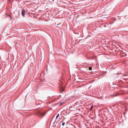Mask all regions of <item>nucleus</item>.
<instances>
[{"label": "nucleus", "mask_w": 128, "mask_h": 128, "mask_svg": "<svg viewBox=\"0 0 128 128\" xmlns=\"http://www.w3.org/2000/svg\"><path fill=\"white\" fill-rule=\"evenodd\" d=\"M36 114L39 117L42 118L46 114V113L44 112H36Z\"/></svg>", "instance_id": "nucleus-1"}, {"label": "nucleus", "mask_w": 128, "mask_h": 128, "mask_svg": "<svg viewBox=\"0 0 128 128\" xmlns=\"http://www.w3.org/2000/svg\"><path fill=\"white\" fill-rule=\"evenodd\" d=\"M25 12V11L24 9H23L22 12V14L23 16H24Z\"/></svg>", "instance_id": "nucleus-2"}, {"label": "nucleus", "mask_w": 128, "mask_h": 128, "mask_svg": "<svg viewBox=\"0 0 128 128\" xmlns=\"http://www.w3.org/2000/svg\"><path fill=\"white\" fill-rule=\"evenodd\" d=\"M125 84L126 85V88H128V82H126L125 83Z\"/></svg>", "instance_id": "nucleus-3"}, {"label": "nucleus", "mask_w": 128, "mask_h": 128, "mask_svg": "<svg viewBox=\"0 0 128 128\" xmlns=\"http://www.w3.org/2000/svg\"><path fill=\"white\" fill-rule=\"evenodd\" d=\"M60 84L61 85H62V84L63 82H62V81L61 80H60Z\"/></svg>", "instance_id": "nucleus-4"}, {"label": "nucleus", "mask_w": 128, "mask_h": 128, "mask_svg": "<svg viewBox=\"0 0 128 128\" xmlns=\"http://www.w3.org/2000/svg\"><path fill=\"white\" fill-rule=\"evenodd\" d=\"M59 116V114H58L57 116H56V119H57L58 117Z\"/></svg>", "instance_id": "nucleus-5"}, {"label": "nucleus", "mask_w": 128, "mask_h": 128, "mask_svg": "<svg viewBox=\"0 0 128 128\" xmlns=\"http://www.w3.org/2000/svg\"><path fill=\"white\" fill-rule=\"evenodd\" d=\"M89 70H92V67H90L89 68Z\"/></svg>", "instance_id": "nucleus-6"}, {"label": "nucleus", "mask_w": 128, "mask_h": 128, "mask_svg": "<svg viewBox=\"0 0 128 128\" xmlns=\"http://www.w3.org/2000/svg\"><path fill=\"white\" fill-rule=\"evenodd\" d=\"M64 124H65V122H63L62 123V126H64Z\"/></svg>", "instance_id": "nucleus-7"}, {"label": "nucleus", "mask_w": 128, "mask_h": 128, "mask_svg": "<svg viewBox=\"0 0 128 128\" xmlns=\"http://www.w3.org/2000/svg\"><path fill=\"white\" fill-rule=\"evenodd\" d=\"M92 108H93V107H92V106L91 107V108H90V110H91L92 109Z\"/></svg>", "instance_id": "nucleus-8"}, {"label": "nucleus", "mask_w": 128, "mask_h": 128, "mask_svg": "<svg viewBox=\"0 0 128 128\" xmlns=\"http://www.w3.org/2000/svg\"><path fill=\"white\" fill-rule=\"evenodd\" d=\"M54 1V0H49V1H51V2Z\"/></svg>", "instance_id": "nucleus-9"}, {"label": "nucleus", "mask_w": 128, "mask_h": 128, "mask_svg": "<svg viewBox=\"0 0 128 128\" xmlns=\"http://www.w3.org/2000/svg\"><path fill=\"white\" fill-rule=\"evenodd\" d=\"M63 88V90H62V92H63L64 91V89L63 88Z\"/></svg>", "instance_id": "nucleus-10"}, {"label": "nucleus", "mask_w": 128, "mask_h": 128, "mask_svg": "<svg viewBox=\"0 0 128 128\" xmlns=\"http://www.w3.org/2000/svg\"><path fill=\"white\" fill-rule=\"evenodd\" d=\"M10 19H12V16H10Z\"/></svg>", "instance_id": "nucleus-11"}, {"label": "nucleus", "mask_w": 128, "mask_h": 128, "mask_svg": "<svg viewBox=\"0 0 128 128\" xmlns=\"http://www.w3.org/2000/svg\"><path fill=\"white\" fill-rule=\"evenodd\" d=\"M112 24L111 23H108V24Z\"/></svg>", "instance_id": "nucleus-12"}, {"label": "nucleus", "mask_w": 128, "mask_h": 128, "mask_svg": "<svg viewBox=\"0 0 128 128\" xmlns=\"http://www.w3.org/2000/svg\"><path fill=\"white\" fill-rule=\"evenodd\" d=\"M125 113H126V112H125L124 113V114H125Z\"/></svg>", "instance_id": "nucleus-13"}, {"label": "nucleus", "mask_w": 128, "mask_h": 128, "mask_svg": "<svg viewBox=\"0 0 128 128\" xmlns=\"http://www.w3.org/2000/svg\"><path fill=\"white\" fill-rule=\"evenodd\" d=\"M62 104H61L60 105H62Z\"/></svg>", "instance_id": "nucleus-14"}, {"label": "nucleus", "mask_w": 128, "mask_h": 128, "mask_svg": "<svg viewBox=\"0 0 128 128\" xmlns=\"http://www.w3.org/2000/svg\"><path fill=\"white\" fill-rule=\"evenodd\" d=\"M115 96H116L117 95H115Z\"/></svg>", "instance_id": "nucleus-15"}]
</instances>
